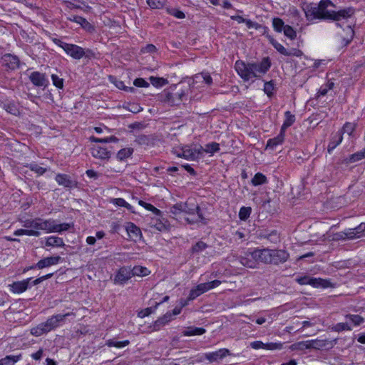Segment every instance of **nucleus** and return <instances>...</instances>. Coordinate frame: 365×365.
<instances>
[{"mask_svg":"<svg viewBox=\"0 0 365 365\" xmlns=\"http://www.w3.org/2000/svg\"><path fill=\"white\" fill-rule=\"evenodd\" d=\"M335 7V4L331 0H321L318 4H306L303 8L306 17L309 21L313 20H330L336 22L337 26L341 27L339 23L341 20H347L355 14V9L346 7L338 11H331L328 7Z\"/></svg>","mask_w":365,"mask_h":365,"instance_id":"1","label":"nucleus"},{"mask_svg":"<svg viewBox=\"0 0 365 365\" xmlns=\"http://www.w3.org/2000/svg\"><path fill=\"white\" fill-rule=\"evenodd\" d=\"M170 212L175 215L185 213L188 215L185 217V221L190 225L201 222L202 225L207 224V220L204 217L200 207L187 200L185 202H180L175 204L170 207Z\"/></svg>","mask_w":365,"mask_h":365,"instance_id":"2","label":"nucleus"},{"mask_svg":"<svg viewBox=\"0 0 365 365\" xmlns=\"http://www.w3.org/2000/svg\"><path fill=\"white\" fill-rule=\"evenodd\" d=\"M271 67L269 57L264 58L259 63H245L242 61H237L235 69L244 81H249L253 77H259L266 73Z\"/></svg>","mask_w":365,"mask_h":365,"instance_id":"3","label":"nucleus"},{"mask_svg":"<svg viewBox=\"0 0 365 365\" xmlns=\"http://www.w3.org/2000/svg\"><path fill=\"white\" fill-rule=\"evenodd\" d=\"M23 222L25 228H33L34 230H43L46 233L59 232L68 230L71 227L69 223L57 224L53 219L44 220L40 217L27 219Z\"/></svg>","mask_w":365,"mask_h":365,"instance_id":"4","label":"nucleus"},{"mask_svg":"<svg viewBox=\"0 0 365 365\" xmlns=\"http://www.w3.org/2000/svg\"><path fill=\"white\" fill-rule=\"evenodd\" d=\"M188 90L189 88L178 90L177 86L173 85L158 94V98L168 106H178L186 99Z\"/></svg>","mask_w":365,"mask_h":365,"instance_id":"5","label":"nucleus"},{"mask_svg":"<svg viewBox=\"0 0 365 365\" xmlns=\"http://www.w3.org/2000/svg\"><path fill=\"white\" fill-rule=\"evenodd\" d=\"M69 316H75L73 312H68L64 314L53 315L48 318L46 322L39 324L38 326L33 327L31 329V334L36 336H39L43 334L48 333L50 331L58 327L61 323L66 320V318Z\"/></svg>","mask_w":365,"mask_h":365,"instance_id":"6","label":"nucleus"},{"mask_svg":"<svg viewBox=\"0 0 365 365\" xmlns=\"http://www.w3.org/2000/svg\"><path fill=\"white\" fill-rule=\"evenodd\" d=\"M296 282L300 285H311L313 287H327L328 281L321 278L311 277L307 275L296 278Z\"/></svg>","mask_w":365,"mask_h":365,"instance_id":"7","label":"nucleus"},{"mask_svg":"<svg viewBox=\"0 0 365 365\" xmlns=\"http://www.w3.org/2000/svg\"><path fill=\"white\" fill-rule=\"evenodd\" d=\"M272 254V250L264 248V249H255L251 252V256L257 260L264 264H271V256Z\"/></svg>","mask_w":365,"mask_h":365,"instance_id":"8","label":"nucleus"},{"mask_svg":"<svg viewBox=\"0 0 365 365\" xmlns=\"http://www.w3.org/2000/svg\"><path fill=\"white\" fill-rule=\"evenodd\" d=\"M61 260V257L60 256H51L48 257H45L41 260H39L35 265H33L26 269V270L31 269L37 268L38 269H42L46 267H51L52 265L57 264ZM26 269H24V272Z\"/></svg>","mask_w":365,"mask_h":365,"instance_id":"9","label":"nucleus"},{"mask_svg":"<svg viewBox=\"0 0 365 365\" xmlns=\"http://www.w3.org/2000/svg\"><path fill=\"white\" fill-rule=\"evenodd\" d=\"M132 277H133V274L132 273L130 267H122L116 273L114 282L116 284L122 285L126 283Z\"/></svg>","mask_w":365,"mask_h":365,"instance_id":"10","label":"nucleus"},{"mask_svg":"<svg viewBox=\"0 0 365 365\" xmlns=\"http://www.w3.org/2000/svg\"><path fill=\"white\" fill-rule=\"evenodd\" d=\"M91 153L93 158L103 160H109L111 155L110 150L101 145H93L91 148Z\"/></svg>","mask_w":365,"mask_h":365,"instance_id":"11","label":"nucleus"},{"mask_svg":"<svg viewBox=\"0 0 365 365\" xmlns=\"http://www.w3.org/2000/svg\"><path fill=\"white\" fill-rule=\"evenodd\" d=\"M289 257V254L284 250H272L271 264H283L288 260Z\"/></svg>","mask_w":365,"mask_h":365,"instance_id":"12","label":"nucleus"},{"mask_svg":"<svg viewBox=\"0 0 365 365\" xmlns=\"http://www.w3.org/2000/svg\"><path fill=\"white\" fill-rule=\"evenodd\" d=\"M64 51L74 59H81L85 55L84 48L72 43H68Z\"/></svg>","mask_w":365,"mask_h":365,"instance_id":"13","label":"nucleus"},{"mask_svg":"<svg viewBox=\"0 0 365 365\" xmlns=\"http://www.w3.org/2000/svg\"><path fill=\"white\" fill-rule=\"evenodd\" d=\"M3 65L10 70H14L19 67V58L11 53H6L1 58Z\"/></svg>","mask_w":365,"mask_h":365,"instance_id":"14","label":"nucleus"},{"mask_svg":"<svg viewBox=\"0 0 365 365\" xmlns=\"http://www.w3.org/2000/svg\"><path fill=\"white\" fill-rule=\"evenodd\" d=\"M55 180L59 185H62L66 188L71 189L77 187V182L72 180L71 177L66 174H57Z\"/></svg>","mask_w":365,"mask_h":365,"instance_id":"15","label":"nucleus"},{"mask_svg":"<svg viewBox=\"0 0 365 365\" xmlns=\"http://www.w3.org/2000/svg\"><path fill=\"white\" fill-rule=\"evenodd\" d=\"M29 79L31 83L38 87L46 86L48 81L46 74L38 71H34L29 75Z\"/></svg>","mask_w":365,"mask_h":365,"instance_id":"16","label":"nucleus"},{"mask_svg":"<svg viewBox=\"0 0 365 365\" xmlns=\"http://www.w3.org/2000/svg\"><path fill=\"white\" fill-rule=\"evenodd\" d=\"M32 278H27L22 281L14 282L10 285L11 291L14 293L20 294L25 292L30 286Z\"/></svg>","mask_w":365,"mask_h":365,"instance_id":"17","label":"nucleus"},{"mask_svg":"<svg viewBox=\"0 0 365 365\" xmlns=\"http://www.w3.org/2000/svg\"><path fill=\"white\" fill-rule=\"evenodd\" d=\"M230 354V351L227 349H220L216 351L205 354V358L210 362H213L222 359Z\"/></svg>","mask_w":365,"mask_h":365,"instance_id":"18","label":"nucleus"},{"mask_svg":"<svg viewBox=\"0 0 365 365\" xmlns=\"http://www.w3.org/2000/svg\"><path fill=\"white\" fill-rule=\"evenodd\" d=\"M172 320V314L170 312H167L163 317L158 318L155 322H154L152 325L153 331H158L162 327L167 324L169 322Z\"/></svg>","mask_w":365,"mask_h":365,"instance_id":"19","label":"nucleus"},{"mask_svg":"<svg viewBox=\"0 0 365 365\" xmlns=\"http://www.w3.org/2000/svg\"><path fill=\"white\" fill-rule=\"evenodd\" d=\"M284 135L285 133L280 130L277 136L268 140L266 148L274 150L277 145L282 144L284 140Z\"/></svg>","mask_w":365,"mask_h":365,"instance_id":"20","label":"nucleus"},{"mask_svg":"<svg viewBox=\"0 0 365 365\" xmlns=\"http://www.w3.org/2000/svg\"><path fill=\"white\" fill-rule=\"evenodd\" d=\"M353 232L351 230H345L343 232H339L332 234L330 237L331 241H340L346 240H354V235H351Z\"/></svg>","mask_w":365,"mask_h":365,"instance_id":"21","label":"nucleus"},{"mask_svg":"<svg viewBox=\"0 0 365 365\" xmlns=\"http://www.w3.org/2000/svg\"><path fill=\"white\" fill-rule=\"evenodd\" d=\"M221 284V281L215 279L211 282L199 284L196 288L202 294L203 293L218 287Z\"/></svg>","mask_w":365,"mask_h":365,"instance_id":"22","label":"nucleus"},{"mask_svg":"<svg viewBox=\"0 0 365 365\" xmlns=\"http://www.w3.org/2000/svg\"><path fill=\"white\" fill-rule=\"evenodd\" d=\"M342 133L339 131L331 135L329 145L327 146V151L330 154L336 146H338L342 141Z\"/></svg>","mask_w":365,"mask_h":365,"instance_id":"23","label":"nucleus"},{"mask_svg":"<svg viewBox=\"0 0 365 365\" xmlns=\"http://www.w3.org/2000/svg\"><path fill=\"white\" fill-rule=\"evenodd\" d=\"M45 245L47 247H63L65 246V243L61 237L49 236L46 239Z\"/></svg>","mask_w":365,"mask_h":365,"instance_id":"24","label":"nucleus"},{"mask_svg":"<svg viewBox=\"0 0 365 365\" xmlns=\"http://www.w3.org/2000/svg\"><path fill=\"white\" fill-rule=\"evenodd\" d=\"M240 262L243 266L249 268H255L257 264V260L251 256V252L245 256L240 257Z\"/></svg>","mask_w":365,"mask_h":365,"instance_id":"25","label":"nucleus"},{"mask_svg":"<svg viewBox=\"0 0 365 365\" xmlns=\"http://www.w3.org/2000/svg\"><path fill=\"white\" fill-rule=\"evenodd\" d=\"M0 106L2 108H4L7 113H11L12 115H16L19 113L18 106L16 105L14 102H1Z\"/></svg>","mask_w":365,"mask_h":365,"instance_id":"26","label":"nucleus"},{"mask_svg":"<svg viewBox=\"0 0 365 365\" xmlns=\"http://www.w3.org/2000/svg\"><path fill=\"white\" fill-rule=\"evenodd\" d=\"M284 118H285L280 130L285 133L286 130L295 122V115L292 114L290 111L287 110L284 113Z\"/></svg>","mask_w":365,"mask_h":365,"instance_id":"27","label":"nucleus"},{"mask_svg":"<svg viewBox=\"0 0 365 365\" xmlns=\"http://www.w3.org/2000/svg\"><path fill=\"white\" fill-rule=\"evenodd\" d=\"M197 152L193 150L188 145L183 146L182 148V158L187 160H197Z\"/></svg>","mask_w":365,"mask_h":365,"instance_id":"28","label":"nucleus"},{"mask_svg":"<svg viewBox=\"0 0 365 365\" xmlns=\"http://www.w3.org/2000/svg\"><path fill=\"white\" fill-rule=\"evenodd\" d=\"M14 235L16 236L28 235L38 237L41 235V232L40 231L34 230L33 228H26L19 229L14 232Z\"/></svg>","mask_w":365,"mask_h":365,"instance_id":"29","label":"nucleus"},{"mask_svg":"<svg viewBox=\"0 0 365 365\" xmlns=\"http://www.w3.org/2000/svg\"><path fill=\"white\" fill-rule=\"evenodd\" d=\"M356 127V123L346 122L344 124L343 127L340 130H339V132L341 133L342 135L344 133H347L349 136H351Z\"/></svg>","mask_w":365,"mask_h":365,"instance_id":"30","label":"nucleus"},{"mask_svg":"<svg viewBox=\"0 0 365 365\" xmlns=\"http://www.w3.org/2000/svg\"><path fill=\"white\" fill-rule=\"evenodd\" d=\"M126 230L130 237H138L141 235L140 229L133 222L128 223Z\"/></svg>","mask_w":365,"mask_h":365,"instance_id":"31","label":"nucleus"},{"mask_svg":"<svg viewBox=\"0 0 365 365\" xmlns=\"http://www.w3.org/2000/svg\"><path fill=\"white\" fill-rule=\"evenodd\" d=\"M135 142L140 145H149L153 143L152 135H139L136 137Z\"/></svg>","mask_w":365,"mask_h":365,"instance_id":"32","label":"nucleus"},{"mask_svg":"<svg viewBox=\"0 0 365 365\" xmlns=\"http://www.w3.org/2000/svg\"><path fill=\"white\" fill-rule=\"evenodd\" d=\"M205 329L202 327H188L187 330L183 331L184 336H194V335H202L205 333Z\"/></svg>","mask_w":365,"mask_h":365,"instance_id":"33","label":"nucleus"},{"mask_svg":"<svg viewBox=\"0 0 365 365\" xmlns=\"http://www.w3.org/2000/svg\"><path fill=\"white\" fill-rule=\"evenodd\" d=\"M251 182L254 186L263 185L267 182V178L264 174L261 173H257L252 179Z\"/></svg>","mask_w":365,"mask_h":365,"instance_id":"34","label":"nucleus"},{"mask_svg":"<svg viewBox=\"0 0 365 365\" xmlns=\"http://www.w3.org/2000/svg\"><path fill=\"white\" fill-rule=\"evenodd\" d=\"M133 153V149L125 148L120 150L117 153V158L122 161L129 158Z\"/></svg>","mask_w":365,"mask_h":365,"instance_id":"35","label":"nucleus"},{"mask_svg":"<svg viewBox=\"0 0 365 365\" xmlns=\"http://www.w3.org/2000/svg\"><path fill=\"white\" fill-rule=\"evenodd\" d=\"M131 271L133 276L145 277L150 274V271L146 267L142 266H135L131 269Z\"/></svg>","mask_w":365,"mask_h":365,"instance_id":"36","label":"nucleus"},{"mask_svg":"<svg viewBox=\"0 0 365 365\" xmlns=\"http://www.w3.org/2000/svg\"><path fill=\"white\" fill-rule=\"evenodd\" d=\"M24 167L29 168L31 170L35 172L38 175H43L47 171L46 168L41 167L40 165H38L36 163H30V164H26V165H24Z\"/></svg>","mask_w":365,"mask_h":365,"instance_id":"37","label":"nucleus"},{"mask_svg":"<svg viewBox=\"0 0 365 365\" xmlns=\"http://www.w3.org/2000/svg\"><path fill=\"white\" fill-rule=\"evenodd\" d=\"M348 230H351L353 232L351 235H354V239L360 237L365 232V222L360 223L355 228H349Z\"/></svg>","mask_w":365,"mask_h":365,"instance_id":"38","label":"nucleus"},{"mask_svg":"<svg viewBox=\"0 0 365 365\" xmlns=\"http://www.w3.org/2000/svg\"><path fill=\"white\" fill-rule=\"evenodd\" d=\"M149 80L153 86L155 87H162L168 83V81L166 78L160 77L150 76Z\"/></svg>","mask_w":365,"mask_h":365,"instance_id":"39","label":"nucleus"},{"mask_svg":"<svg viewBox=\"0 0 365 365\" xmlns=\"http://www.w3.org/2000/svg\"><path fill=\"white\" fill-rule=\"evenodd\" d=\"M365 158V148L354 154L349 155L348 158L349 163H355Z\"/></svg>","mask_w":365,"mask_h":365,"instance_id":"40","label":"nucleus"},{"mask_svg":"<svg viewBox=\"0 0 365 365\" xmlns=\"http://www.w3.org/2000/svg\"><path fill=\"white\" fill-rule=\"evenodd\" d=\"M20 359V356H6L0 359V365H14Z\"/></svg>","mask_w":365,"mask_h":365,"instance_id":"41","label":"nucleus"},{"mask_svg":"<svg viewBox=\"0 0 365 365\" xmlns=\"http://www.w3.org/2000/svg\"><path fill=\"white\" fill-rule=\"evenodd\" d=\"M129 344H130V341L128 340L118 341H115L113 339H108L106 343V344L109 347L115 346L117 348L124 347V346L128 345Z\"/></svg>","mask_w":365,"mask_h":365,"instance_id":"42","label":"nucleus"},{"mask_svg":"<svg viewBox=\"0 0 365 365\" xmlns=\"http://www.w3.org/2000/svg\"><path fill=\"white\" fill-rule=\"evenodd\" d=\"M269 42L273 46V47L282 55L287 56L288 54V51L273 38H269Z\"/></svg>","mask_w":365,"mask_h":365,"instance_id":"43","label":"nucleus"},{"mask_svg":"<svg viewBox=\"0 0 365 365\" xmlns=\"http://www.w3.org/2000/svg\"><path fill=\"white\" fill-rule=\"evenodd\" d=\"M272 26L275 31L282 32L285 28L284 21L280 18H274L272 20Z\"/></svg>","mask_w":365,"mask_h":365,"instance_id":"44","label":"nucleus"},{"mask_svg":"<svg viewBox=\"0 0 365 365\" xmlns=\"http://www.w3.org/2000/svg\"><path fill=\"white\" fill-rule=\"evenodd\" d=\"M220 150V145L217 143L212 142L205 145V153L213 154Z\"/></svg>","mask_w":365,"mask_h":365,"instance_id":"45","label":"nucleus"},{"mask_svg":"<svg viewBox=\"0 0 365 365\" xmlns=\"http://www.w3.org/2000/svg\"><path fill=\"white\" fill-rule=\"evenodd\" d=\"M346 318L349 319L355 326H359L364 322V319L357 314H347Z\"/></svg>","mask_w":365,"mask_h":365,"instance_id":"46","label":"nucleus"},{"mask_svg":"<svg viewBox=\"0 0 365 365\" xmlns=\"http://www.w3.org/2000/svg\"><path fill=\"white\" fill-rule=\"evenodd\" d=\"M111 202L114 205L119 207H124L128 210H132L133 209V207L123 198H114L111 200Z\"/></svg>","mask_w":365,"mask_h":365,"instance_id":"47","label":"nucleus"},{"mask_svg":"<svg viewBox=\"0 0 365 365\" xmlns=\"http://www.w3.org/2000/svg\"><path fill=\"white\" fill-rule=\"evenodd\" d=\"M139 205L142 207H145L146 210L153 212L156 215H160L161 212L160 210L154 207L153 205L150 203H147L143 200L139 201Z\"/></svg>","mask_w":365,"mask_h":365,"instance_id":"48","label":"nucleus"},{"mask_svg":"<svg viewBox=\"0 0 365 365\" xmlns=\"http://www.w3.org/2000/svg\"><path fill=\"white\" fill-rule=\"evenodd\" d=\"M252 209L250 207H242L239 212V217L241 220H246L250 215Z\"/></svg>","mask_w":365,"mask_h":365,"instance_id":"49","label":"nucleus"},{"mask_svg":"<svg viewBox=\"0 0 365 365\" xmlns=\"http://www.w3.org/2000/svg\"><path fill=\"white\" fill-rule=\"evenodd\" d=\"M284 31V34L288 37L289 38H290L291 40H294L296 37H297V32L295 31V30H294V29L289 26V25H286L285 28L283 30Z\"/></svg>","mask_w":365,"mask_h":365,"instance_id":"50","label":"nucleus"},{"mask_svg":"<svg viewBox=\"0 0 365 365\" xmlns=\"http://www.w3.org/2000/svg\"><path fill=\"white\" fill-rule=\"evenodd\" d=\"M196 79H202V81L207 85H211L212 83V78L209 73L202 72L195 76Z\"/></svg>","mask_w":365,"mask_h":365,"instance_id":"51","label":"nucleus"},{"mask_svg":"<svg viewBox=\"0 0 365 365\" xmlns=\"http://www.w3.org/2000/svg\"><path fill=\"white\" fill-rule=\"evenodd\" d=\"M165 0H148L147 3L151 9H161L165 4Z\"/></svg>","mask_w":365,"mask_h":365,"instance_id":"52","label":"nucleus"},{"mask_svg":"<svg viewBox=\"0 0 365 365\" xmlns=\"http://www.w3.org/2000/svg\"><path fill=\"white\" fill-rule=\"evenodd\" d=\"M207 247V245L206 243L202 241H199L192 246V251L193 253H198L205 250Z\"/></svg>","mask_w":365,"mask_h":365,"instance_id":"53","label":"nucleus"},{"mask_svg":"<svg viewBox=\"0 0 365 365\" xmlns=\"http://www.w3.org/2000/svg\"><path fill=\"white\" fill-rule=\"evenodd\" d=\"M51 80L53 84L58 88L61 89L63 88V79L60 78L57 74H52Z\"/></svg>","mask_w":365,"mask_h":365,"instance_id":"54","label":"nucleus"},{"mask_svg":"<svg viewBox=\"0 0 365 365\" xmlns=\"http://www.w3.org/2000/svg\"><path fill=\"white\" fill-rule=\"evenodd\" d=\"M69 20L76 22L83 26H91L89 22L83 17L79 16H73L68 19Z\"/></svg>","mask_w":365,"mask_h":365,"instance_id":"55","label":"nucleus"},{"mask_svg":"<svg viewBox=\"0 0 365 365\" xmlns=\"http://www.w3.org/2000/svg\"><path fill=\"white\" fill-rule=\"evenodd\" d=\"M333 329L335 331L340 332L342 331H350L351 330V328L346 323H338L333 327Z\"/></svg>","mask_w":365,"mask_h":365,"instance_id":"56","label":"nucleus"},{"mask_svg":"<svg viewBox=\"0 0 365 365\" xmlns=\"http://www.w3.org/2000/svg\"><path fill=\"white\" fill-rule=\"evenodd\" d=\"M347 29H348L347 34H348L349 37H347L346 38H343V43H344V46H347L348 44H349L351 43V41H352L354 36V29L350 26H348Z\"/></svg>","mask_w":365,"mask_h":365,"instance_id":"57","label":"nucleus"},{"mask_svg":"<svg viewBox=\"0 0 365 365\" xmlns=\"http://www.w3.org/2000/svg\"><path fill=\"white\" fill-rule=\"evenodd\" d=\"M168 13L170 15H172L179 19H182L185 17V14L182 11L178 10L175 8L168 9Z\"/></svg>","mask_w":365,"mask_h":365,"instance_id":"58","label":"nucleus"},{"mask_svg":"<svg viewBox=\"0 0 365 365\" xmlns=\"http://www.w3.org/2000/svg\"><path fill=\"white\" fill-rule=\"evenodd\" d=\"M282 348V344L281 343H264V349L268 350H275V349H281Z\"/></svg>","mask_w":365,"mask_h":365,"instance_id":"59","label":"nucleus"},{"mask_svg":"<svg viewBox=\"0 0 365 365\" xmlns=\"http://www.w3.org/2000/svg\"><path fill=\"white\" fill-rule=\"evenodd\" d=\"M156 308H157V305H155L154 307H148V308L142 310L141 312H140L138 313V317H141V318L147 317V316L150 315V314H152L155 310Z\"/></svg>","mask_w":365,"mask_h":365,"instance_id":"60","label":"nucleus"},{"mask_svg":"<svg viewBox=\"0 0 365 365\" xmlns=\"http://www.w3.org/2000/svg\"><path fill=\"white\" fill-rule=\"evenodd\" d=\"M133 85L136 87L147 88L150 84L145 79L138 78L134 80Z\"/></svg>","mask_w":365,"mask_h":365,"instance_id":"61","label":"nucleus"},{"mask_svg":"<svg viewBox=\"0 0 365 365\" xmlns=\"http://www.w3.org/2000/svg\"><path fill=\"white\" fill-rule=\"evenodd\" d=\"M312 349H320L326 346V341L314 339L311 340Z\"/></svg>","mask_w":365,"mask_h":365,"instance_id":"62","label":"nucleus"},{"mask_svg":"<svg viewBox=\"0 0 365 365\" xmlns=\"http://www.w3.org/2000/svg\"><path fill=\"white\" fill-rule=\"evenodd\" d=\"M273 90H274V84L272 81H269V82H266L264 83V91L268 96H270L272 94Z\"/></svg>","mask_w":365,"mask_h":365,"instance_id":"63","label":"nucleus"},{"mask_svg":"<svg viewBox=\"0 0 365 365\" xmlns=\"http://www.w3.org/2000/svg\"><path fill=\"white\" fill-rule=\"evenodd\" d=\"M200 295H201V293L199 292V290H197V289L195 287L190 291V293L188 295V300L192 301Z\"/></svg>","mask_w":365,"mask_h":365,"instance_id":"64","label":"nucleus"}]
</instances>
